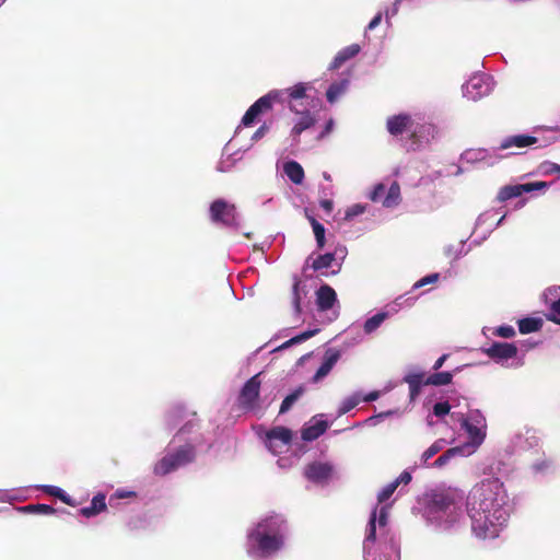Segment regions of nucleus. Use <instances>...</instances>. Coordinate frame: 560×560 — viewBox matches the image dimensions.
Masks as SVG:
<instances>
[{"label": "nucleus", "mask_w": 560, "mask_h": 560, "mask_svg": "<svg viewBox=\"0 0 560 560\" xmlns=\"http://www.w3.org/2000/svg\"><path fill=\"white\" fill-rule=\"evenodd\" d=\"M508 494L498 478L477 483L467 498L471 529L478 538H494L509 520Z\"/></svg>", "instance_id": "f257e3e1"}, {"label": "nucleus", "mask_w": 560, "mask_h": 560, "mask_svg": "<svg viewBox=\"0 0 560 560\" xmlns=\"http://www.w3.org/2000/svg\"><path fill=\"white\" fill-rule=\"evenodd\" d=\"M387 314L386 313H377L375 315H373L372 317L368 318L364 323V331L366 334H371L373 331H375L380 326L381 324L385 320Z\"/></svg>", "instance_id": "7c9ffc66"}, {"label": "nucleus", "mask_w": 560, "mask_h": 560, "mask_svg": "<svg viewBox=\"0 0 560 560\" xmlns=\"http://www.w3.org/2000/svg\"><path fill=\"white\" fill-rule=\"evenodd\" d=\"M266 438L269 448H273L275 442L277 441H279L283 446H287L291 443L292 432L285 427H275L267 432Z\"/></svg>", "instance_id": "dca6fc26"}, {"label": "nucleus", "mask_w": 560, "mask_h": 560, "mask_svg": "<svg viewBox=\"0 0 560 560\" xmlns=\"http://www.w3.org/2000/svg\"><path fill=\"white\" fill-rule=\"evenodd\" d=\"M306 218H307L308 222L311 223L312 229H314L316 225L322 224L313 215H310L307 212H306Z\"/></svg>", "instance_id": "4d7b16f0"}, {"label": "nucleus", "mask_w": 560, "mask_h": 560, "mask_svg": "<svg viewBox=\"0 0 560 560\" xmlns=\"http://www.w3.org/2000/svg\"><path fill=\"white\" fill-rule=\"evenodd\" d=\"M376 518H377V506L371 513L368 527H366V536L365 540L374 542L376 540Z\"/></svg>", "instance_id": "72a5a7b5"}, {"label": "nucleus", "mask_w": 560, "mask_h": 560, "mask_svg": "<svg viewBox=\"0 0 560 560\" xmlns=\"http://www.w3.org/2000/svg\"><path fill=\"white\" fill-rule=\"evenodd\" d=\"M397 488L398 482L392 481L388 485H386L377 494L378 503H384L385 501H387L393 495Z\"/></svg>", "instance_id": "c9c22d12"}, {"label": "nucleus", "mask_w": 560, "mask_h": 560, "mask_svg": "<svg viewBox=\"0 0 560 560\" xmlns=\"http://www.w3.org/2000/svg\"><path fill=\"white\" fill-rule=\"evenodd\" d=\"M550 172L560 173V165L556 163L550 164Z\"/></svg>", "instance_id": "052dcab7"}, {"label": "nucleus", "mask_w": 560, "mask_h": 560, "mask_svg": "<svg viewBox=\"0 0 560 560\" xmlns=\"http://www.w3.org/2000/svg\"><path fill=\"white\" fill-rule=\"evenodd\" d=\"M526 201H527V199H526V198H522V199H520V200L516 202L515 208H516V209H521V208H523V207L526 205Z\"/></svg>", "instance_id": "bf43d9fd"}, {"label": "nucleus", "mask_w": 560, "mask_h": 560, "mask_svg": "<svg viewBox=\"0 0 560 560\" xmlns=\"http://www.w3.org/2000/svg\"><path fill=\"white\" fill-rule=\"evenodd\" d=\"M313 232H314V235H315L317 248L322 249L325 246V244H326L325 228H324V225L323 224L316 225L313 229Z\"/></svg>", "instance_id": "ea45409f"}, {"label": "nucleus", "mask_w": 560, "mask_h": 560, "mask_svg": "<svg viewBox=\"0 0 560 560\" xmlns=\"http://www.w3.org/2000/svg\"><path fill=\"white\" fill-rule=\"evenodd\" d=\"M413 120L409 114H398L389 116L386 120V129L392 136H400L405 131L411 130Z\"/></svg>", "instance_id": "9d476101"}, {"label": "nucleus", "mask_w": 560, "mask_h": 560, "mask_svg": "<svg viewBox=\"0 0 560 560\" xmlns=\"http://www.w3.org/2000/svg\"><path fill=\"white\" fill-rule=\"evenodd\" d=\"M317 331L318 329L303 331L302 334H300V339H303V341H305L311 337L315 336Z\"/></svg>", "instance_id": "5fc2aeb1"}, {"label": "nucleus", "mask_w": 560, "mask_h": 560, "mask_svg": "<svg viewBox=\"0 0 560 560\" xmlns=\"http://www.w3.org/2000/svg\"><path fill=\"white\" fill-rule=\"evenodd\" d=\"M443 443H444V440H439V441L434 442L429 448H427L424 451V453L422 454L423 462L425 463L431 457H433L435 454H438L442 450Z\"/></svg>", "instance_id": "4c0bfd02"}, {"label": "nucleus", "mask_w": 560, "mask_h": 560, "mask_svg": "<svg viewBox=\"0 0 560 560\" xmlns=\"http://www.w3.org/2000/svg\"><path fill=\"white\" fill-rule=\"evenodd\" d=\"M411 474L407 470L402 471L398 478L394 480V482H398L399 485H408L411 481Z\"/></svg>", "instance_id": "49530a36"}, {"label": "nucleus", "mask_w": 560, "mask_h": 560, "mask_svg": "<svg viewBox=\"0 0 560 560\" xmlns=\"http://www.w3.org/2000/svg\"><path fill=\"white\" fill-rule=\"evenodd\" d=\"M463 454V448L462 447H452V448H448L447 451H445L442 455H440L435 462H434V466L435 467H442L444 466L445 464L448 463V460L456 456V455H462Z\"/></svg>", "instance_id": "473e14b6"}, {"label": "nucleus", "mask_w": 560, "mask_h": 560, "mask_svg": "<svg viewBox=\"0 0 560 560\" xmlns=\"http://www.w3.org/2000/svg\"><path fill=\"white\" fill-rule=\"evenodd\" d=\"M248 538L256 542L257 550L262 557L277 552L284 544L283 536L279 533H267L264 523H259L257 528L248 535Z\"/></svg>", "instance_id": "7ed1b4c3"}, {"label": "nucleus", "mask_w": 560, "mask_h": 560, "mask_svg": "<svg viewBox=\"0 0 560 560\" xmlns=\"http://www.w3.org/2000/svg\"><path fill=\"white\" fill-rule=\"evenodd\" d=\"M401 201L400 186L397 182H394L385 197L382 200V205L385 208H394L397 207Z\"/></svg>", "instance_id": "b1692460"}, {"label": "nucleus", "mask_w": 560, "mask_h": 560, "mask_svg": "<svg viewBox=\"0 0 560 560\" xmlns=\"http://www.w3.org/2000/svg\"><path fill=\"white\" fill-rule=\"evenodd\" d=\"M360 45L358 44H352L350 46L345 47L336 55L332 62L330 63L329 69H339L347 60L357 56L360 52Z\"/></svg>", "instance_id": "f3484780"}, {"label": "nucleus", "mask_w": 560, "mask_h": 560, "mask_svg": "<svg viewBox=\"0 0 560 560\" xmlns=\"http://www.w3.org/2000/svg\"><path fill=\"white\" fill-rule=\"evenodd\" d=\"M292 345H294V343H293V341H292V339H289V340H287L285 342H283V343L279 347V349H285V348H288V347H290V346H292Z\"/></svg>", "instance_id": "e2e57ef3"}, {"label": "nucleus", "mask_w": 560, "mask_h": 560, "mask_svg": "<svg viewBox=\"0 0 560 560\" xmlns=\"http://www.w3.org/2000/svg\"><path fill=\"white\" fill-rule=\"evenodd\" d=\"M349 85V81L347 79H342L338 82H334L330 84L326 92V97L329 103H335L340 95H342Z\"/></svg>", "instance_id": "a878e982"}, {"label": "nucleus", "mask_w": 560, "mask_h": 560, "mask_svg": "<svg viewBox=\"0 0 560 560\" xmlns=\"http://www.w3.org/2000/svg\"><path fill=\"white\" fill-rule=\"evenodd\" d=\"M323 177H324L326 180H330V179H331L330 175H329L328 173H326V172L323 174Z\"/></svg>", "instance_id": "338daca9"}, {"label": "nucleus", "mask_w": 560, "mask_h": 560, "mask_svg": "<svg viewBox=\"0 0 560 560\" xmlns=\"http://www.w3.org/2000/svg\"><path fill=\"white\" fill-rule=\"evenodd\" d=\"M387 515H388L387 506L384 505V506L381 508L380 515H378V524L381 526H385L387 524Z\"/></svg>", "instance_id": "8fccbe9b"}, {"label": "nucleus", "mask_w": 560, "mask_h": 560, "mask_svg": "<svg viewBox=\"0 0 560 560\" xmlns=\"http://www.w3.org/2000/svg\"><path fill=\"white\" fill-rule=\"evenodd\" d=\"M245 236H246L247 238H250V237H252V233H245Z\"/></svg>", "instance_id": "774afa93"}, {"label": "nucleus", "mask_w": 560, "mask_h": 560, "mask_svg": "<svg viewBox=\"0 0 560 560\" xmlns=\"http://www.w3.org/2000/svg\"><path fill=\"white\" fill-rule=\"evenodd\" d=\"M450 410H451V405L447 401L436 402L433 406V413L436 417H443V416L447 415L450 412Z\"/></svg>", "instance_id": "37998d69"}, {"label": "nucleus", "mask_w": 560, "mask_h": 560, "mask_svg": "<svg viewBox=\"0 0 560 560\" xmlns=\"http://www.w3.org/2000/svg\"><path fill=\"white\" fill-rule=\"evenodd\" d=\"M447 357L448 354H443L442 357H440L433 364V370H440L443 366L444 362L446 361Z\"/></svg>", "instance_id": "864d4df0"}, {"label": "nucleus", "mask_w": 560, "mask_h": 560, "mask_svg": "<svg viewBox=\"0 0 560 560\" xmlns=\"http://www.w3.org/2000/svg\"><path fill=\"white\" fill-rule=\"evenodd\" d=\"M281 92L271 91L268 94L258 98L245 113L242 118V124L246 127L253 125L260 114L266 113L272 108L273 102L279 100Z\"/></svg>", "instance_id": "423d86ee"}, {"label": "nucleus", "mask_w": 560, "mask_h": 560, "mask_svg": "<svg viewBox=\"0 0 560 560\" xmlns=\"http://www.w3.org/2000/svg\"><path fill=\"white\" fill-rule=\"evenodd\" d=\"M377 397H378V393H377V392H373V393H370V394L366 396L365 400H366V401H372V400L377 399Z\"/></svg>", "instance_id": "13d9d810"}, {"label": "nucleus", "mask_w": 560, "mask_h": 560, "mask_svg": "<svg viewBox=\"0 0 560 560\" xmlns=\"http://www.w3.org/2000/svg\"><path fill=\"white\" fill-rule=\"evenodd\" d=\"M328 424L326 421L319 420L312 425L304 427L301 435L304 441H314L326 432Z\"/></svg>", "instance_id": "412c9836"}, {"label": "nucleus", "mask_w": 560, "mask_h": 560, "mask_svg": "<svg viewBox=\"0 0 560 560\" xmlns=\"http://www.w3.org/2000/svg\"><path fill=\"white\" fill-rule=\"evenodd\" d=\"M428 498L427 508L430 514H435L439 517H442V515L450 517L459 510L458 503L462 500V494L456 489L448 488L433 490Z\"/></svg>", "instance_id": "f03ea898"}, {"label": "nucleus", "mask_w": 560, "mask_h": 560, "mask_svg": "<svg viewBox=\"0 0 560 560\" xmlns=\"http://www.w3.org/2000/svg\"><path fill=\"white\" fill-rule=\"evenodd\" d=\"M292 345H294V343H293V341H292V339H289V340H287L285 342H283V343L279 347V349H285V348H288V347H290V346H292Z\"/></svg>", "instance_id": "680f3d73"}, {"label": "nucleus", "mask_w": 560, "mask_h": 560, "mask_svg": "<svg viewBox=\"0 0 560 560\" xmlns=\"http://www.w3.org/2000/svg\"><path fill=\"white\" fill-rule=\"evenodd\" d=\"M172 455L176 460V464L180 467L194 460L195 450L191 445H184L176 452L172 453Z\"/></svg>", "instance_id": "393cba45"}, {"label": "nucleus", "mask_w": 560, "mask_h": 560, "mask_svg": "<svg viewBox=\"0 0 560 560\" xmlns=\"http://www.w3.org/2000/svg\"><path fill=\"white\" fill-rule=\"evenodd\" d=\"M364 212H365V206L360 205V203H355V205H353V206H351V207H349L347 209L345 219L346 220H351L354 217L360 215V214H362Z\"/></svg>", "instance_id": "a19ab883"}, {"label": "nucleus", "mask_w": 560, "mask_h": 560, "mask_svg": "<svg viewBox=\"0 0 560 560\" xmlns=\"http://www.w3.org/2000/svg\"><path fill=\"white\" fill-rule=\"evenodd\" d=\"M546 186V182L505 185L499 189L497 201L505 202L510 199L522 197L524 194L544 189Z\"/></svg>", "instance_id": "0eeeda50"}, {"label": "nucleus", "mask_w": 560, "mask_h": 560, "mask_svg": "<svg viewBox=\"0 0 560 560\" xmlns=\"http://www.w3.org/2000/svg\"><path fill=\"white\" fill-rule=\"evenodd\" d=\"M319 205L327 213H330L334 209V202L329 199L320 200Z\"/></svg>", "instance_id": "3c124183"}, {"label": "nucleus", "mask_w": 560, "mask_h": 560, "mask_svg": "<svg viewBox=\"0 0 560 560\" xmlns=\"http://www.w3.org/2000/svg\"><path fill=\"white\" fill-rule=\"evenodd\" d=\"M44 491L49 495L56 497L60 499L63 503L68 505H74L71 498L59 487L56 486H45Z\"/></svg>", "instance_id": "2f4dec72"}, {"label": "nucleus", "mask_w": 560, "mask_h": 560, "mask_svg": "<svg viewBox=\"0 0 560 560\" xmlns=\"http://www.w3.org/2000/svg\"><path fill=\"white\" fill-rule=\"evenodd\" d=\"M337 301L335 290L328 285H322L316 292V303L319 311H328L332 308Z\"/></svg>", "instance_id": "2eb2a0df"}, {"label": "nucleus", "mask_w": 560, "mask_h": 560, "mask_svg": "<svg viewBox=\"0 0 560 560\" xmlns=\"http://www.w3.org/2000/svg\"><path fill=\"white\" fill-rule=\"evenodd\" d=\"M341 353L339 350L329 348L325 351L323 363L316 371V373L313 376V382L317 383L322 378H324L326 375L329 374V372L332 370L334 365L338 362L340 359Z\"/></svg>", "instance_id": "f8f14e48"}, {"label": "nucleus", "mask_w": 560, "mask_h": 560, "mask_svg": "<svg viewBox=\"0 0 560 560\" xmlns=\"http://www.w3.org/2000/svg\"><path fill=\"white\" fill-rule=\"evenodd\" d=\"M537 141H538V139L536 137L528 136V135L509 136L500 142L498 150H508V149H512V148L523 149V148L536 144Z\"/></svg>", "instance_id": "4468645a"}, {"label": "nucleus", "mask_w": 560, "mask_h": 560, "mask_svg": "<svg viewBox=\"0 0 560 560\" xmlns=\"http://www.w3.org/2000/svg\"><path fill=\"white\" fill-rule=\"evenodd\" d=\"M298 114L301 115V117L292 128L293 136H300L304 130L313 127L316 122V119L306 108H300V113Z\"/></svg>", "instance_id": "aec40b11"}, {"label": "nucleus", "mask_w": 560, "mask_h": 560, "mask_svg": "<svg viewBox=\"0 0 560 560\" xmlns=\"http://www.w3.org/2000/svg\"><path fill=\"white\" fill-rule=\"evenodd\" d=\"M334 467L329 463L313 462L304 469V476L312 482L322 483L330 479Z\"/></svg>", "instance_id": "1a4fd4ad"}, {"label": "nucleus", "mask_w": 560, "mask_h": 560, "mask_svg": "<svg viewBox=\"0 0 560 560\" xmlns=\"http://www.w3.org/2000/svg\"><path fill=\"white\" fill-rule=\"evenodd\" d=\"M453 381V373L451 372H436L425 378V385L443 386L448 385Z\"/></svg>", "instance_id": "cd10ccee"}, {"label": "nucleus", "mask_w": 560, "mask_h": 560, "mask_svg": "<svg viewBox=\"0 0 560 560\" xmlns=\"http://www.w3.org/2000/svg\"><path fill=\"white\" fill-rule=\"evenodd\" d=\"M105 495L102 493L93 497L89 506L82 508L80 514L84 517H92L106 510Z\"/></svg>", "instance_id": "6ab92c4d"}, {"label": "nucleus", "mask_w": 560, "mask_h": 560, "mask_svg": "<svg viewBox=\"0 0 560 560\" xmlns=\"http://www.w3.org/2000/svg\"><path fill=\"white\" fill-rule=\"evenodd\" d=\"M357 405H358V400H357L355 398H348V399H346V400L341 404V406H340V408H339V411H338L339 416H342V415H345V413L349 412V411H350V410H352Z\"/></svg>", "instance_id": "a18cd8bd"}, {"label": "nucleus", "mask_w": 560, "mask_h": 560, "mask_svg": "<svg viewBox=\"0 0 560 560\" xmlns=\"http://www.w3.org/2000/svg\"><path fill=\"white\" fill-rule=\"evenodd\" d=\"M304 387L300 386L294 392L289 394L281 402L279 413H285L291 409L293 404L302 396Z\"/></svg>", "instance_id": "c756f323"}, {"label": "nucleus", "mask_w": 560, "mask_h": 560, "mask_svg": "<svg viewBox=\"0 0 560 560\" xmlns=\"http://www.w3.org/2000/svg\"><path fill=\"white\" fill-rule=\"evenodd\" d=\"M409 131H410L409 139L411 140L410 149L411 150H416L419 147V143H420V140H419V137H418V131L416 129H412V128Z\"/></svg>", "instance_id": "de8ad7c7"}, {"label": "nucleus", "mask_w": 560, "mask_h": 560, "mask_svg": "<svg viewBox=\"0 0 560 560\" xmlns=\"http://www.w3.org/2000/svg\"><path fill=\"white\" fill-rule=\"evenodd\" d=\"M210 219L217 224H222L228 228L238 226V213L233 203L224 199H215L209 209Z\"/></svg>", "instance_id": "39448f33"}, {"label": "nucleus", "mask_w": 560, "mask_h": 560, "mask_svg": "<svg viewBox=\"0 0 560 560\" xmlns=\"http://www.w3.org/2000/svg\"><path fill=\"white\" fill-rule=\"evenodd\" d=\"M332 125H334V121L330 119L326 126H325V130L320 133L319 138H323L325 137L327 133L330 132L331 128H332Z\"/></svg>", "instance_id": "6e6d98bb"}, {"label": "nucleus", "mask_w": 560, "mask_h": 560, "mask_svg": "<svg viewBox=\"0 0 560 560\" xmlns=\"http://www.w3.org/2000/svg\"><path fill=\"white\" fill-rule=\"evenodd\" d=\"M470 419L475 422H470L469 419L463 416L460 424L462 428L465 429L467 434L469 435L472 443L479 445L482 443L486 433L481 430L480 425L485 422L483 417L480 415L478 410L471 413Z\"/></svg>", "instance_id": "6e6552de"}, {"label": "nucleus", "mask_w": 560, "mask_h": 560, "mask_svg": "<svg viewBox=\"0 0 560 560\" xmlns=\"http://www.w3.org/2000/svg\"><path fill=\"white\" fill-rule=\"evenodd\" d=\"M179 466L176 464V460L174 459L172 453L165 455L162 457L155 465H154V474L158 476H165L175 469H177Z\"/></svg>", "instance_id": "5701e85b"}, {"label": "nucleus", "mask_w": 560, "mask_h": 560, "mask_svg": "<svg viewBox=\"0 0 560 560\" xmlns=\"http://www.w3.org/2000/svg\"><path fill=\"white\" fill-rule=\"evenodd\" d=\"M385 190H386V187L384 184L380 183L377 185L374 186L373 190L370 192V199L373 201V202H378L383 200V198L385 197Z\"/></svg>", "instance_id": "58836bf2"}, {"label": "nucleus", "mask_w": 560, "mask_h": 560, "mask_svg": "<svg viewBox=\"0 0 560 560\" xmlns=\"http://www.w3.org/2000/svg\"><path fill=\"white\" fill-rule=\"evenodd\" d=\"M260 375L261 373H257L252 376L240 390L237 404L244 411H253L259 408Z\"/></svg>", "instance_id": "20e7f679"}, {"label": "nucleus", "mask_w": 560, "mask_h": 560, "mask_svg": "<svg viewBox=\"0 0 560 560\" xmlns=\"http://www.w3.org/2000/svg\"><path fill=\"white\" fill-rule=\"evenodd\" d=\"M23 511L42 514H54L56 510L48 504H28L22 508Z\"/></svg>", "instance_id": "f704fd0d"}, {"label": "nucleus", "mask_w": 560, "mask_h": 560, "mask_svg": "<svg viewBox=\"0 0 560 560\" xmlns=\"http://www.w3.org/2000/svg\"><path fill=\"white\" fill-rule=\"evenodd\" d=\"M479 155H480L479 156L480 160H485L487 158V151L486 150L479 151Z\"/></svg>", "instance_id": "69168bd1"}, {"label": "nucleus", "mask_w": 560, "mask_h": 560, "mask_svg": "<svg viewBox=\"0 0 560 560\" xmlns=\"http://www.w3.org/2000/svg\"><path fill=\"white\" fill-rule=\"evenodd\" d=\"M268 130H269V127H268L266 124L261 125V126H260V127L255 131V133L253 135L252 139H253V140H256V141H257V140H259V139H261V138H262V137L268 132Z\"/></svg>", "instance_id": "09e8293b"}, {"label": "nucleus", "mask_w": 560, "mask_h": 560, "mask_svg": "<svg viewBox=\"0 0 560 560\" xmlns=\"http://www.w3.org/2000/svg\"><path fill=\"white\" fill-rule=\"evenodd\" d=\"M547 319L560 325V298L550 305V313L546 315Z\"/></svg>", "instance_id": "e433bc0d"}, {"label": "nucleus", "mask_w": 560, "mask_h": 560, "mask_svg": "<svg viewBox=\"0 0 560 560\" xmlns=\"http://www.w3.org/2000/svg\"><path fill=\"white\" fill-rule=\"evenodd\" d=\"M518 330L521 334L536 332L542 327V319L526 317L518 320Z\"/></svg>", "instance_id": "bb28decb"}, {"label": "nucleus", "mask_w": 560, "mask_h": 560, "mask_svg": "<svg viewBox=\"0 0 560 560\" xmlns=\"http://www.w3.org/2000/svg\"><path fill=\"white\" fill-rule=\"evenodd\" d=\"M283 172L293 184H302L304 179V170L296 161L285 162L283 165Z\"/></svg>", "instance_id": "4be33fe9"}, {"label": "nucleus", "mask_w": 560, "mask_h": 560, "mask_svg": "<svg viewBox=\"0 0 560 560\" xmlns=\"http://www.w3.org/2000/svg\"><path fill=\"white\" fill-rule=\"evenodd\" d=\"M439 279V273H432V275H428L423 278H421L420 280H418L415 284H413V288L415 289H418V288H421V287H424L427 284H431V283H434L436 282Z\"/></svg>", "instance_id": "c03bdc74"}, {"label": "nucleus", "mask_w": 560, "mask_h": 560, "mask_svg": "<svg viewBox=\"0 0 560 560\" xmlns=\"http://www.w3.org/2000/svg\"><path fill=\"white\" fill-rule=\"evenodd\" d=\"M404 382L409 385L410 400H415L421 392V387L425 382L424 373H410L404 377Z\"/></svg>", "instance_id": "a211bd4d"}, {"label": "nucleus", "mask_w": 560, "mask_h": 560, "mask_svg": "<svg viewBox=\"0 0 560 560\" xmlns=\"http://www.w3.org/2000/svg\"><path fill=\"white\" fill-rule=\"evenodd\" d=\"M336 260V253H326L324 255H318L315 259L312 261V269L315 271L330 268Z\"/></svg>", "instance_id": "c85d7f7f"}, {"label": "nucleus", "mask_w": 560, "mask_h": 560, "mask_svg": "<svg viewBox=\"0 0 560 560\" xmlns=\"http://www.w3.org/2000/svg\"><path fill=\"white\" fill-rule=\"evenodd\" d=\"M291 339H292V341H293V343H294V345L300 343V342H303V339H300V335H298V336H295V337H293V338H291Z\"/></svg>", "instance_id": "0e129e2a"}, {"label": "nucleus", "mask_w": 560, "mask_h": 560, "mask_svg": "<svg viewBox=\"0 0 560 560\" xmlns=\"http://www.w3.org/2000/svg\"><path fill=\"white\" fill-rule=\"evenodd\" d=\"M483 352L493 360H509L517 354V347L514 343L493 342Z\"/></svg>", "instance_id": "9b49d317"}, {"label": "nucleus", "mask_w": 560, "mask_h": 560, "mask_svg": "<svg viewBox=\"0 0 560 560\" xmlns=\"http://www.w3.org/2000/svg\"><path fill=\"white\" fill-rule=\"evenodd\" d=\"M307 83H298L285 90L289 96V108L293 113H300V106H303V100L306 98Z\"/></svg>", "instance_id": "ddd939ff"}, {"label": "nucleus", "mask_w": 560, "mask_h": 560, "mask_svg": "<svg viewBox=\"0 0 560 560\" xmlns=\"http://www.w3.org/2000/svg\"><path fill=\"white\" fill-rule=\"evenodd\" d=\"M382 22V13H377L369 23L368 30H374Z\"/></svg>", "instance_id": "603ef678"}, {"label": "nucleus", "mask_w": 560, "mask_h": 560, "mask_svg": "<svg viewBox=\"0 0 560 560\" xmlns=\"http://www.w3.org/2000/svg\"><path fill=\"white\" fill-rule=\"evenodd\" d=\"M515 334H516L515 329L512 326H508V325L499 326L494 330V335L498 337H501V338H512L515 336Z\"/></svg>", "instance_id": "79ce46f5"}]
</instances>
